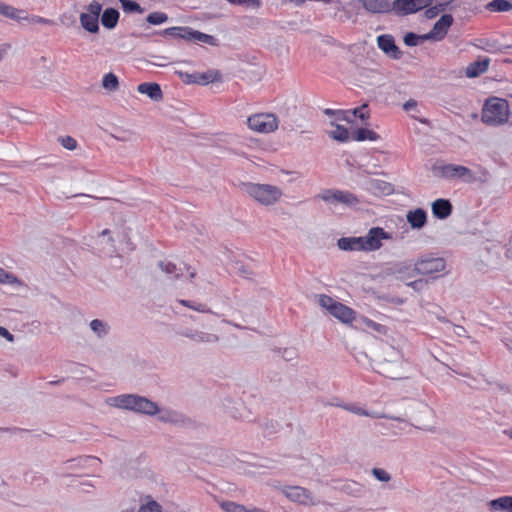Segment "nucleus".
<instances>
[{
  "label": "nucleus",
  "mask_w": 512,
  "mask_h": 512,
  "mask_svg": "<svg viewBox=\"0 0 512 512\" xmlns=\"http://www.w3.org/2000/svg\"><path fill=\"white\" fill-rule=\"evenodd\" d=\"M434 172L446 180L459 179L465 183H472L476 180L474 173L463 165L443 164L434 167Z\"/></svg>",
  "instance_id": "5"
},
{
  "label": "nucleus",
  "mask_w": 512,
  "mask_h": 512,
  "mask_svg": "<svg viewBox=\"0 0 512 512\" xmlns=\"http://www.w3.org/2000/svg\"><path fill=\"white\" fill-rule=\"evenodd\" d=\"M364 252L376 251L382 247L383 240L391 239V235L381 227L371 228L367 235L362 236Z\"/></svg>",
  "instance_id": "9"
},
{
  "label": "nucleus",
  "mask_w": 512,
  "mask_h": 512,
  "mask_svg": "<svg viewBox=\"0 0 512 512\" xmlns=\"http://www.w3.org/2000/svg\"><path fill=\"white\" fill-rule=\"evenodd\" d=\"M179 303L185 307H188L190 309H193L197 312H201V313H208L210 312V309L203 303H197V304H194L192 303L191 301H188V300H179Z\"/></svg>",
  "instance_id": "38"
},
{
  "label": "nucleus",
  "mask_w": 512,
  "mask_h": 512,
  "mask_svg": "<svg viewBox=\"0 0 512 512\" xmlns=\"http://www.w3.org/2000/svg\"><path fill=\"white\" fill-rule=\"evenodd\" d=\"M231 4H237V0H227Z\"/></svg>",
  "instance_id": "56"
},
{
  "label": "nucleus",
  "mask_w": 512,
  "mask_h": 512,
  "mask_svg": "<svg viewBox=\"0 0 512 512\" xmlns=\"http://www.w3.org/2000/svg\"><path fill=\"white\" fill-rule=\"evenodd\" d=\"M330 313L343 323H352L355 319V311L350 307L338 302Z\"/></svg>",
  "instance_id": "17"
},
{
  "label": "nucleus",
  "mask_w": 512,
  "mask_h": 512,
  "mask_svg": "<svg viewBox=\"0 0 512 512\" xmlns=\"http://www.w3.org/2000/svg\"><path fill=\"white\" fill-rule=\"evenodd\" d=\"M31 22L32 23H40V24H49L50 20H48L46 18H43V17H40V16H33L31 18Z\"/></svg>",
  "instance_id": "52"
},
{
  "label": "nucleus",
  "mask_w": 512,
  "mask_h": 512,
  "mask_svg": "<svg viewBox=\"0 0 512 512\" xmlns=\"http://www.w3.org/2000/svg\"><path fill=\"white\" fill-rule=\"evenodd\" d=\"M0 283L11 284V285H22V282L17 279L13 274L6 272L0 267Z\"/></svg>",
  "instance_id": "36"
},
{
  "label": "nucleus",
  "mask_w": 512,
  "mask_h": 512,
  "mask_svg": "<svg viewBox=\"0 0 512 512\" xmlns=\"http://www.w3.org/2000/svg\"><path fill=\"white\" fill-rule=\"evenodd\" d=\"M137 400V395L133 394H125L110 398L108 403L111 406L129 409L134 411L135 401Z\"/></svg>",
  "instance_id": "21"
},
{
  "label": "nucleus",
  "mask_w": 512,
  "mask_h": 512,
  "mask_svg": "<svg viewBox=\"0 0 512 512\" xmlns=\"http://www.w3.org/2000/svg\"><path fill=\"white\" fill-rule=\"evenodd\" d=\"M331 125L335 127L334 130L330 131L328 135L339 142H346L349 139V131L346 127L331 122Z\"/></svg>",
  "instance_id": "30"
},
{
  "label": "nucleus",
  "mask_w": 512,
  "mask_h": 512,
  "mask_svg": "<svg viewBox=\"0 0 512 512\" xmlns=\"http://www.w3.org/2000/svg\"><path fill=\"white\" fill-rule=\"evenodd\" d=\"M247 127L258 134H270L278 129L279 120L274 113L259 112L250 115L246 120Z\"/></svg>",
  "instance_id": "4"
},
{
  "label": "nucleus",
  "mask_w": 512,
  "mask_h": 512,
  "mask_svg": "<svg viewBox=\"0 0 512 512\" xmlns=\"http://www.w3.org/2000/svg\"><path fill=\"white\" fill-rule=\"evenodd\" d=\"M187 336L196 342H215L218 340V337L214 334L195 333L193 335H187Z\"/></svg>",
  "instance_id": "39"
},
{
  "label": "nucleus",
  "mask_w": 512,
  "mask_h": 512,
  "mask_svg": "<svg viewBox=\"0 0 512 512\" xmlns=\"http://www.w3.org/2000/svg\"><path fill=\"white\" fill-rule=\"evenodd\" d=\"M0 336L5 337L8 341L12 342L14 340L13 335L4 327L0 326Z\"/></svg>",
  "instance_id": "50"
},
{
  "label": "nucleus",
  "mask_w": 512,
  "mask_h": 512,
  "mask_svg": "<svg viewBox=\"0 0 512 512\" xmlns=\"http://www.w3.org/2000/svg\"><path fill=\"white\" fill-rule=\"evenodd\" d=\"M509 104L507 100L493 97L486 101L481 119L483 123L490 126H499L508 121Z\"/></svg>",
  "instance_id": "1"
},
{
  "label": "nucleus",
  "mask_w": 512,
  "mask_h": 512,
  "mask_svg": "<svg viewBox=\"0 0 512 512\" xmlns=\"http://www.w3.org/2000/svg\"><path fill=\"white\" fill-rule=\"evenodd\" d=\"M90 327L98 335L106 334L107 333L106 325L102 321H100L98 319L92 320L91 323H90Z\"/></svg>",
  "instance_id": "42"
},
{
  "label": "nucleus",
  "mask_w": 512,
  "mask_h": 512,
  "mask_svg": "<svg viewBox=\"0 0 512 512\" xmlns=\"http://www.w3.org/2000/svg\"><path fill=\"white\" fill-rule=\"evenodd\" d=\"M102 85L106 90L115 91L119 87L118 78L113 73H107L104 75Z\"/></svg>",
  "instance_id": "33"
},
{
  "label": "nucleus",
  "mask_w": 512,
  "mask_h": 512,
  "mask_svg": "<svg viewBox=\"0 0 512 512\" xmlns=\"http://www.w3.org/2000/svg\"><path fill=\"white\" fill-rule=\"evenodd\" d=\"M339 114L342 115L340 119H342L343 121L352 122L353 119L356 117L364 121L369 118V109L368 105L364 104L352 110L339 111Z\"/></svg>",
  "instance_id": "20"
},
{
  "label": "nucleus",
  "mask_w": 512,
  "mask_h": 512,
  "mask_svg": "<svg viewBox=\"0 0 512 512\" xmlns=\"http://www.w3.org/2000/svg\"><path fill=\"white\" fill-rule=\"evenodd\" d=\"M511 438H512V431H511V434H510Z\"/></svg>",
  "instance_id": "57"
},
{
  "label": "nucleus",
  "mask_w": 512,
  "mask_h": 512,
  "mask_svg": "<svg viewBox=\"0 0 512 512\" xmlns=\"http://www.w3.org/2000/svg\"><path fill=\"white\" fill-rule=\"evenodd\" d=\"M426 8L427 9L424 12L425 17L428 18V19H432V18H435L436 16H438V14L440 12L444 11L445 5L444 4H439V5H435V6H432V7H430V5H429Z\"/></svg>",
  "instance_id": "41"
},
{
  "label": "nucleus",
  "mask_w": 512,
  "mask_h": 512,
  "mask_svg": "<svg viewBox=\"0 0 512 512\" xmlns=\"http://www.w3.org/2000/svg\"><path fill=\"white\" fill-rule=\"evenodd\" d=\"M167 20L168 15L164 12H152L146 18V21L152 25H159L165 23Z\"/></svg>",
  "instance_id": "35"
},
{
  "label": "nucleus",
  "mask_w": 512,
  "mask_h": 512,
  "mask_svg": "<svg viewBox=\"0 0 512 512\" xmlns=\"http://www.w3.org/2000/svg\"><path fill=\"white\" fill-rule=\"evenodd\" d=\"M221 507L226 512H247L248 511L243 505H240V504H237V503L231 502V501L223 502Z\"/></svg>",
  "instance_id": "40"
},
{
  "label": "nucleus",
  "mask_w": 512,
  "mask_h": 512,
  "mask_svg": "<svg viewBox=\"0 0 512 512\" xmlns=\"http://www.w3.org/2000/svg\"><path fill=\"white\" fill-rule=\"evenodd\" d=\"M61 144L68 150H74L77 147V141L71 136L62 137Z\"/></svg>",
  "instance_id": "43"
},
{
  "label": "nucleus",
  "mask_w": 512,
  "mask_h": 512,
  "mask_svg": "<svg viewBox=\"0 0 512 512\" xmlns=\"http://www.w3.org/2000/svg\"><path fill=\"white\" fill-rule=\"evenodd\" d=\"M431 5V0H394L393 11L398 15H409Z\"/></svg>",
  "instance_id": "10"
},
{
  "label": "nucleus",
  "mask_w": 512,
  "mask_h": 512,
  "mask_svg": "<svg viewBox=\"0 0 512 512\" xmlns=\"http://www.w3.org/2000/svg\"><path fill=\"white\" fill-rule=\"evenodd\" d=\"M119 16V12L116 9H105L101 16L102 25L107 29H113L118 23Z\"/></svg>",
  "instance_id": "26"
},
{
  "label": "nucleus",
  "mask_w": 512,
  "mask_h": 512,
  "mask_svg": "<svg viewBox=\"0 0 512 512\" xmlns=\"http://www.w3.org/2000/svg\"><path fill=\"white\" fill-rule=\"evenodd\" d=\"M417 106V102L415 100H408L404 105L403 108L405 111H410L411 109L415 108Z\"/></svg>",
  "instance_id": "54"
},
{
  "label": "nucleus",
  "mask_w": 512,
  "mask_h": 512,
  "mask_svg": "<svg viewBox=\"0 0 512 512\" xmlns=\"http://www.w3.org/2000/svg\"><path fill=\"white\" fill-rule=\"evenodd\" d=\"M220 78L218 71H207V72H196V80H193L195 84L206 85L217 81Z\"/></svg>",
  "instance_id": "28"
},
{
  "label": "nucleus",
  "mask_w": 512,
  "mask_h": 512,
  "mask_svg": "<svg viewBox=\"0 0 512 512\" xmlns=\"http://www.w3.org/2000/svg\"><path fill=\"white\" fill-rule=\"evenodd\" d=\"M323 201L330 203H341L348 207H354L359 204L357 196L349 191L328 189L319 196Z\"/></svg>",
  "instance_id": "8"
},
{
  "label": "nucleus",
  "mask_w": 512,
  "mask_h": 512,
  "mask_svg": "<svg viewBox=\"0 0 512 512\" xmlns=\"http://www.w3.org/2000/svg\"><path fill=\"white\" fill-rule=\"evenodd\" d=\"M146 499L147 502L139 507L138 512H163L162 506L157 501L150 496H147Z\"/></svg>",
  "instance_id": "32"
},
{
  "label": "nucleus",
  "mask_w": 512,
  "mask_h": 512,
  "mask_svg": "<svg viewBox=\"0 0 512 512\" xmlns=\"http://www.w3.org/2000/svg\"><path fill=\"white\" fill-rule=\"evenodd\" d=\"M339 249L344 251H364L363 239L360 237H342L338 240Z\"/></svg>",
  "instance_id": "18"
},
{
  "label": "nucleus",
  "mask_w": 512,
  "mask_h": 512,
  "mask_svg": "<svg viewBox=\"0 0 512 512\" xmlns=\"http://www.w3.org/2000/svg\"><path fill=\"white\" fill-rule=\"evenodd\" d=\"M378 47L389 57L399 59L401 51L395 44L394 37L390 34H383L377 37Z\"/></svg>",
  "instance_id": "13"
},
{
  "label": "nucleus",
  "mask_w": 512,
  "mask_h": 512,
  "mask_svg": "<svg viewBox=\"0 0 512 512\" xmlns=\"http://www.w3.org/2000/svg\"><path fill=\"white\" fill-rule=\"evenodd\" d=\"M446 268L445 260L441 257L425 256L420 258L414 265V271L417 274L433 276L436 273L444 271Z\"/></svg>",
  "instance_id": "7"
},
{
  "label": "nucleus",
  "mask_w": 512,
  "mask_h": 512,
  "mask_svg": "<svg viewBox=\"0 0 512 512\" xmlns=\"http://www.w3.org/2000/svg\"><path fill=\"white\" fill-rule=\"evenodd\" d=\"M339 111H340V110L325 109V110H324V113H325L326 115H328V116H337V120H340V118L342 117V115H341V114H339ZM341 121H343V120L341 119Z\"/></svg>",
  "instance_id": "53"
},
{
  "label": "nucleus",
  "mask_w": 512,
  "mask_h": 512,
  "mask_svg": "<svg viewBox=\"0 0 512 512\" xmlns=\"http://www.w3.org/2000/svg\"><path fill=\"white\" fill-rule=\"evenodd\" d=\"M159 268L170 278L173 280H177L182 274L183 271L186 270L189 272L190 278H194L196 276V271L191 266L183 263L182 266H177L175 263L169 260H163L159 262Z\"/></svg>",
  "instance_id": "11"
},
{
  "label": "nucleus",
  "mask_w": 512,
  "mask_h": 512,
  "mask_svg": "<svg viewBox=\"0 0 512 512\" xmlns=\"http://www.w3.org/2000/svg\"><path fill=\"white\" fill-rule=\"evenodd\" d=\"M237 5H243L254 9H258L261 5V2L260 0H237Z\"/></svg>",
  "instance_id": "46"
},
{
  "label": "nucleus",
  "mask_w": 512,
  "mask_h": 512,
  "mask_svg": "<svg viewBox=\"0 0 512 512\" xmlns=\"http://www.w3.org/2000/svg\"><path fill=\"white\" fill-rule=\"evenodd\" d=\"M319 305L323 308H325L329 313L332 312L334 309V305H336L338 302L335 301L332 297L322 294L319 296Z\"/></svg>",
  "instance_id": "37"
},
{
  "label": "nucleus",
  "mask_w": 512,
  "mask_h": 512,
  "mask_svg": "<svg viewBox=\"0 0 512 512\" xmlns=\"http://www.w3.org/2000/svg\"><path fill=\"white\" fill-rule=\"evenodd\" d=\"M102 11V4L97 0H93L86 7V11L80 15L81 26L90 33L99 31V16Z\"/></svg>",
  "instance_id": "6"
},
{
  "label": "nucleus",
  "mask_w": 512,
  "mask_h": 512,
  "mask_svg": "<svg viewBox=\"0 0 512 512\" xmlns=\"http://www.w3.org/2000/svg\"><path fill=\"white\" fill-rule=\"evenodd\" d=\"M346 409L351 411L352 413H355L360 416L375 417L374 415L370 414L366 410H364L362 408L355 407V406H349V407H346Z\"/></svg>",
  "instance_id": "47"
},
{
  "label": "nucleus",
  "mask_w": 512,
  "mask_h": 512,
  "mask_svg": "<svg viewBox=\"0 0 512 512\" xmlns=\"http://www.w3.org/2000/svg\"><path fill=\"white\" fill-rule=\"evenodd\" d=\"M286 496L292 501L298 502L300 504H309L310 496L306 489L298 486L289 487L285 491Z\"/></svg>",
  "instance_id": "22"
},
{
  "label": "nucleus",
  "mask_w": 512,
  "mask_h": 512,
  "mask_svg": "<svg viewBox=\"0 0 512 512\" xmlns=\"http://www.w3.org/2000/svg\"><path fill=\"white\" fill-rule=\"evenodd\" d=\"M420 36L414 33H407L404 37V42L408 46H416L419 43Z\"/></svg>",
  "instance_id": "44"
},
{
  "label": "nucleus",
  "mask_w": 512,
  "mask_h": 512,
  "mask_svg": "<svg viewBox=\"0 0 512 512\" xmlns=\"http://www.w3.org/2000/svg\"><path fill=\"white\" fill-rule=\"evenodd\" d=\"M121 3L122 9L126 13H138L142 14L144 9L135 1L131 0H119Z\"/></svg>",
  "instance_id": "34"
},
{
  "label": "nucleus",
  "mask_w": 512,
  "mask_h": 512,
  "mask_svg": "<svg viewBox=\"0 0 512 512\" xmlns=\"http://www.w3.org/2000/svg\"><path fill=\"white\" fill-rule=\"evenodd\" d=\"M365 10L372 14H387L393 11V2L390 0H359Z\"/></svg>",
  "instance_id": "14"
},
{
  "label": "nucleus",
  "mask_w": 512,
  "mask_h": 512,
  "mask_svg": "<svg viewBox=\"0 0 512 512\" xmlns=\"http://www.w3.org/2000/svg\"><path fill=\"white\" fill-rule=\"evenodd\" d=\"M0 14L15 20L28 19V15L24 10L16 9L2 2H0Z\"/></svg>",
  "instance_id": "25"
},
{
  "label": "nucleus",
  "mask_w": 512,
  "mask_h": 512,
  "mask_svg": "<svg viewBox=\"0 0 512 512\" xmlns=\"http://www.w3.org/2000/svg\"><path fill=\"white\" fill-rule=\"evenodd\" d=\"M453 23V17L450 14H444L440 17V19L434 24L431 31L424 35V39H434V40H442L450 26Z\"/></svg>",
  "instance_id": "12"
},
{
  "label": "nucleus",
  "mask_w": 512,
  "mask_h": 512,
  "mask_svg": "<svg viewBox=\"0 0 512 512\" xmlns=\"http://www.w3.org/2000/svg\"><path fill=\"white\" fill-rule=\"evenodd\" d=\"M406 218L413 229H421L427 223V213L422 208L408 211Z\"/></svg>",
  "instance_id": "15"
},
{
  "label": "nucleus",
  "mask_w": 512,
  "mask_h": 512,
  "mask_svg": "<svg viewBox=\"0 0 512 512\" xmlns=\"http://www.w3.org/2000/svg\"><path fill=\"white\" fill-rule=\"evenodd\" d=\"M137 91L140 94H145L149 98L155 101L162 100L163 93L160 88V85L157 83L144 82L138 85Z\"/></svg>",
  "instance_id": "19"
},
{
  "label": "nucleus",
  "mask_w": 512,
  "mask_h": 512,
  "mask_svg": "<svg viewBox=\"0 0 512 512\" xmlns=\"http://www.w3.org/2000/svg\"><path fill=\"white\" fill-rule=\"evenodd\" d=\"M110 234V230L109 229H104L102 232H101V235L102 236H107Z\"/></svg>",
  "instance_id": "55"
},
{
  "label": "nucleus",
  "mask_w": 512,
  "mask_h": 512,
  "mask_svg": "<svg viewBox=\"0 0 512 512\" xmlns=\"http://www.w3.org/2000/svg\"><path fill=\"white\" fill-rule=\"evenodd\" d=\"M11 49V45L8 43H4L0 45V61L4 58V56Z\"/></svg>",
  "instance_id": "49"
},
{
  "label": "nucleus",
  "mask_w": 512,
  "mask_h": 512,
  "mask_svg": "<svg viewBox=\"0 0 512 512\" xmlns=\"http://www.w3.org/2000/svg\"><path fill=\"white\" fill-rule=\"evenodd\" d=\"M163 34L194 43H204L211 46L218 45V40L214 36L194 30L188 26L169 27L163 31Z\"/></svg>",
  "instance_id": "3"
},
{
  "label": "nucleus",
  "mask_w": 512,
  "mask_h": 512,
  "mask_svg": "<svg viewBox=\"0 0 512 512\" xmlns=\"http://www.w3.org/2000/svg\"><path fill=\"white\" fill-rule=\"evenodd\" d=\"M425 283L426 282H424L423 280H416L408 283V286L412 287L415 290H420L425 285Z\"/></svg>",
  "instance_id": "51"
},
{
  "label": "nucleus",
  "mask_w": 512,
  "mask_h": 512,
  "mask_svg": "<svg viewBox=\"0 0 512 512\" xmlns=\"http://www.w3.org/2000/svg\"><path fill=\"white\" fill-rule=\"evenodd\" d=\"M432 213L438 219H446L452 213V204L447 199L439 198L432 203Z\"/></svg>",
  "instance_id": "16"
},
{
  "label": "nucleus",
  "mask_w": 512,
  "mask_h": 512,
  "mask_svg": "<svg viewBox=\"0 0 512 512\" xmlns=\"http://www.w3.org/2000/svg\"><path fill=\"white\" fill-rule=\"evenodd\" d=\"M489 61H475L473 63H470L466 68V75L468 77H477L480 74L486 72L488 69Z\"/></svg>",
  "instance_id": "27"
},
{
  "label": "nucleus",
  "mask_w": 512,
  "mask_h": 512,
  "mask_svg": "<svg viewBox=\"0 0 512 512\" xmlns=\"http://www.w3.org/2000/svg\"><path fill=\"white\" fill-rule=\"evenodd\" d=\"M490 12H505L512 10V2L508 0H492L486 5Z\"/></svg>",
  "instance_id": "29"
},
{
  "label": "nucleus",
  "mask_w": 512,
  "mask_h": 512,
  "mask_svg": "<svg viewBox=\"0 0 512 512\" xmlns=\"http://www.w3.org/2000/svg\"><path fill=\"white\" fill-rule=\"evenodd\" d=\"M373 475L379 480L387 482L390 480V475L383 469L380 468H374L373 469Z\"/></svg>",
  "instance_id": "45"
},
{
  "label": "nucleus",
  "mask_w": 512,
  "mask_h": 512,
  "mask_svg": "<svg viewBox=\"0 0 512 512\" xmlns=\"http://www.w3.org/2000/svg\"><path fill=\"white\" fill-rule=\"evenodd\" d=\"M352 139L355 141H375L378 139V135L376 132L366 128H359L352 136Z\"/></svg>",
  "instance_id": "31"
},
{
  "label": "nucleus",
  "mask_w": 512,
  "mask_h": 512,
  "mask_svg": "<svg viewBox=\"0 0 512 512\" xmlns=\"http://www.w3.org/2000/svg\"><path fill=\"white\" fill-rule=\"evenodd\" d=\"M491 511L512 512V496H502L488 503Z\"/></svg>",
  "instance_id": "24"
},
{
  "label": "nucleus",
  "mask_w": 512,
  "mask_h": 512,
  "mask_svg": "<svg viewBox=\"0 0 512 512\" xmlns=\"http://www.w3.org/2000/svg\"><path fill=\"white\" fill-rule=\"evenodd\" d=\"M182 76V79L185 83L187 84H195L194 81L192 80H196V73H192V74H189V73H185V74H181Z\"/></svg>",
  "instance_id": "48"
},
{
  "label": "nucleus",
  "mask_w": 512,
  "mask_h": 512,
  "mask_svg": "<svg viewBox=\"0 0 512 512\" xmlns=\"http://www.w3.org/2000/svg\"><path fill=\"white\" fill-rule=\"evenodd\" d=\"M134 411L154 415L159 411V408L156 403L150 401L149 399L141 396H137V400L135 401Z\"/></svg>",
  "instance_id": "23"
},
{
  "label": "nucleus",
  "mask_w": 512,
  "mask_h": 512,
  "mask_svg": "<svg viewBox=\"0 0 512 512\" xmlns=\"http://www.w3.org/2000/svg\"><path fill=\"white\" fill-rule=\"evenodd\" d=\"M245 191L256 202L261 205L270 206L275 204L282 197V191L279 187L269 184L247 183Z\"/></svg>",
  "instance_id": "2"
}]
</instances>
